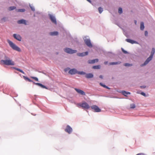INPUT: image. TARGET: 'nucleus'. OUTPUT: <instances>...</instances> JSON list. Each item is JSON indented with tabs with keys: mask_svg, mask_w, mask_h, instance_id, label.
<instances>
[{
	"mask_svg": "<svg viewBox=\"0 0 155 155\" xmlns=\"http://www.w3.org/2000/svg\"><path fill=\"white\" fill-rule=\"evenodd\" d=\"M64 51L65 52L69 54H73L77 52V51L76 50H73L72 49L68 48H65Z\"/></svg>",
	"mask_w": 155,
	"mask_h": 155,
	"instance_id": "nucleus-6",
	"label": "nucleus"
},
{
	"mask_svg": "<svg viewBox=\"0 0 155 155\" xmlns=\"http://www.w3.org/2000/svg\"><path fill=\"white\" fill-rule=\"evenodd\" d=\"M135 23L136 24V23H137V21H135Z\"/></svg>",
	"mask_w": 155,
	"mask_h": 155,
	"instance_id": "nucleus-44",
	"label": "nucleus"
},
{
	"mask_svg": "<svg viewBox=\"0 0 155 155\" xmlns=\"http://www.w3.org/2000/svg\"><path fill=\"white\" fill-rule=\"evenodd\" d=\"M23 77L24 78L25 80H27L30 82H32L34 84H35L37 85H38L42 88H45L47 89H48L47 87L43 85L42 84H41V83H35V82H33L32 80H31L30 79L26 77L25 76H23Z\"/></svg>",
	"mask_w": 155,
	"mask_h": 155,
	"instance_id": "nucleus-2",
	"label": "nucleus"
},
{
	"mask_svg": "<svg viewBox=\"0 0 155 155\" xmlns=\"http://www.w3.org/2000/svg\"><path fill=\"white\" fill-rule=\"evenodd\" d=\"M49 17L51 21L56 24H57V22L55 17L51 15H49Z\"/></svg>",
	"mask_w": 155,
	"mask_h": 155,
	"instance_id": "nucleus-10",
	"label": "nucleus"
},
{
	"mask_svg": "<svg viewBox=\"0 0 155 155\" xmlns=\"http://www.w3.org/2000/svg\"><path fill=\"white\" fill-rule=\"evenodd\" d=\"M77 54L78 56L82 57L87 55L88 54V52L87 51L81 53H78Z\"/></svg>",
	"mask_w": 155,
	"mask_h": 155,
	"instance_id": "nucleus-14",
	"label": "nucleus"
},
{
	"mask_svg": "<svg viewBox=\"0 0 155 155\" xmlns=\"http://www.w3.org/2000/svg\"><path fill=\"white\" fill-rule=\"evenodd\" d=\"M147 35H148V32H147V31H145V35L146 36H147Z\"/></svg>",
	"mask_w": 155,
	"mask_h": 155,
	"instance_id": "nucleus-38",
	"label": "nucleus"
},
{
	"mask_svg": "<svg viewBox=\"0 0 155 155\" xmlns=\"http://www.w3.org/2000/svg\"><path fill=\"white\" fill-rule=\"evenodd\" d=\"M141 94L142 95H143V96H146V94H145L143 92H141Z\"/></svg>",
	"mask_w": 155,
	"mask_h": 155,
	"instance_id": "nucleus-36",
	"label": "nucleus"
},
{
	"mask_svg": "<svg viewBox=\"0 0 155 155\" xmlns=\"http://www.w3.org/2000/svg\"><path fill=\"white\" fill-rule=\"evenodd\" d=\"M124 65L125 66H132V64H130L127 63H125Z\"/></svg>",
	"mask_w": 155,
	"mask_h": 155,
	"instance_id": "nucleus-31",
	"label": "nucleus"
},
{
	"mask_svg": "<svg viewBox=\"0 0 155 155\" xmlns=\"http://www.w3.org/2000/svg\"><path fill=\"white\" fill-rule=\"evenodd\" d=\"M135 107V105L134 104H132L130 105V108H134Z\"/></svg>",
	"mask_w": 155,
	"mask_h": 155,
	"instance_id": "nucleus-28",
	"label": "nucleus"
},
{
	"mask_svg": "<svg viewBox=\"0 0 155 155\" xmlns=\"http://www.w3.org/2000/svg\"><path fill=\"white\" fill-rule=\"evenodd\" d=\"M100 65H95L92 68H93L95 69H99L100 68Z\"/></svg>",
	"mask_w": 155,
	"mask_h": 155,
	"instance_id": "nucleus-21",
	"label": "nucleus"
},
{
	"mask_svg": "<svg viewBox=\"0 0 155 155\" xmlns=\"http://www.w3.org/2000/svg\"><path fill=\"white\" fill-rule=\"evenodd\" d=\"M99 78H102H102H103V77H102V75H100V76H99Z\"/></svg>",
	"mask_w": 155,
	"mask_h": 155,
	"instance_id": "nucleus-42",
	"label": "nucleus"
},
{
	"mask_svg": "<svg viewBox=\"0 0 155 155\" xmlns=\"http://www.w3.org/2000/svg\"><path fill=\"white\" fill-rule=\"evenodd\" d=\"M108 63V62L107 61H105L104 62V64H107Z\"/></svg>",
	"mask_w": 155,
	"mask_h": 155,
	"instance_id": "nucleus-41",
	"label": "nucleus"
},
{
	"mask_svg": "<svg viewBox=\"0 0 155 155\" xmlns=\"http://www.w3.org/2000/svg\"><path fill=\"white\" fill-rule=\"evenodd\" d=\"M84 41L87 46L90 48H91L92 47L91 41L89 39H85L84 40Z\"/></svg>",
	"mask_w": 155,
	"mask_h": 155,
	"instance_id": "nucleus-8",
	"label": "nucleus"
},
{
	"mask_svg": "<svg viewBox=\"0 0 155 155\" xmlns=\"http://www.w3.org/2000/svg\"><path fill=\"white\" fill-rule=\"evenodd\" d=\"M16 11L17 12H23L25 11V10L24 9H16Z\"/></svg>",
	"mask_w": 155,
	"mask_h": 155,
	"instance_id": "nucleus-23",
	"label": "nucleus"
},
{
	"mask_svg": "<svg viewBox=\"0 0 155 155\" xmlns=\"http://www.w3.org/2000/svg\"><path fill=\"white\" fill-rule=\"evenodd\" d=\"M16 8L15 6H11L9 7V11H12L15 9Z\"/></svg>",
	"mask_w": 155,
	"mask_h": 155,
	"instance_id": "nucleus-25",
	"label": "nucleus"
},
{
	"mask_svg": "<svg viewBox=\"0 0 155 155\" xmlns=\"http://www.w3.org/2000/svg\"><path fill=\"white\" fill-rule=\"evenodd\" d=\"M91 109L94 110V111L95 112H100L101 111V109H100L99 107L96 105H94L91 107Z\"/></svg>",
	"mask_w": 155,
	"mask_h": 155,
	"instance_id": "nucleus-7",
	"label": "nucleus"
},
{
	"mask_svg": "<svg viewBox=\"0 0 155 155\" xmlns=\"http://www.w3.org/2000/svg\"><path fill=\"white\" fill-rule=\"evenodd\" d=\"M77 73L80 74L84 75L86 74V73L83 71H80L78 72Z\"/></svg>",
	"mask_w": 155,
	"mask_h": 155,
	"instance_id": "nucleus-29",
	"label": "nucleus"
},
{
	"mask_svg": "<svg viewBox=\"0 0 155 155\" xmlns=\"http://www.w3.org/2000/svg\"><path fill=\"white\" fill-rule=\"evenodd\" d=\"M109 65H115V62L109 63Z\"/></svg>",
	"mask_w": 155,
	"mask_h": 155,
	"instance_id": "nucleus-34",
	"label": "nucleus"
},
{
	"mask_svg": "<svg viewBox=\"0 0 155 155\" xmlns=\"http://www.w3.org/2000/svg\"><path fill=\"white\" fill-rule=\"evenodd\" d=\"M146 87L144 86H140V87L142 88H145Z\"/></svg>",
	"mask_w": 155,
	"mask_h": 155,
	"instance_id": "nucleus-39",
	"label": "nucleus"
},
{
	"mask_svg": "<svg viewBox=\"0 0 155 155\" xmlns=\"http://www.w3.org/2000/svg\"><path fill=\"white\" fill-rule=\"evenodd\" d=\"M65 131L68 133V134H70L72 131V128L69 125H67L66 128L65 130Z\"/></svg>",
	"mask_w": 155,
	"mask_h": 155,
	"instance_id": "nucleus-9",
	"label": "nucleus"
},
{
	"mask_svg": "<svg viewBox=\"0 0 155 155\" xmlns=\"http://www.w3.org/2000/svg\"><path fill=\"white\" fill-rule=\"evenodd\" d=\"M14 68L15 69V70L21 72V73H22V74H25L24 72L21 70L16 68Z\"/></svg>",
	"mask_w": 155,
	"mask_h": 155,
	"instance_id": "nucleus-24",
	"label": "nucleus"
},
{
	"mask_svg": "<svg viewBox=\"0 0 155 155\" xmlns=\"http://www.w3.org/2000/svg\"><path fill=\"white\" fill-rule=\"evenodd\" d=\"M78 71L77 70L75 69H72L70 70L69 71V73L71 74H74L76 73H77Z\"/></svg>",
	"mask_w": 155,
	"mask_h": 155,
	"instance_id": "nucleus-12",
	"label": "nucleus"
},
{
	"mask_svg": "<svg viewBox=\"0 0 155 155\" xmlns=\"http://www.w3.org/2000/svg\"><path fill=\"white\" fill-rule=\"evenodd\" d=\"M155 52V49L154 48H152V51L151 53V54L150 56L147 58L146 60L145 61L144 63L141 65V66H143L147 64L148 62L152 60L153 56Z\"/></svg>",
	"mask_w": 155,
	"mask_h": 155,
	"instance_id": "nucleus-1",
	"label": "nucleus"
},
{
	"mask_svg": "<svg viewBox=\"0 0 155 155\" xmlns=\"http://www.w3.org/2000/svg\"><path fill=\"white\" fill-rule=\"evenodd\" d=\"M31 78L34 79L36 81H38V79L37 77H31Z\"/></svg>",
	"mask_w": 155,
	"mask_h": 155,
	"instance_id": "nucleus-30",
	"label": "nucleus"
},
{
	"mask_svg": "<svg viewBox=\"0 0 155 155\" xmlns=\"http://www.w3.org/2000/svg\"><path fill=\"white\" fill-rule=\"evenodd\" d=\"M75 90L78 93L82 95H85V92L83 91L78 89L77 88H75Z\"/></svg>",
	"mask_w": 155,
	"mask_h": 155,
	"instance_id": "nucleus-13",
	"label": "nucleus"
},
{
	"mask_svg": "<svg viewBox=\"0 0 155 155\" xmlns=\"http://www.w3.org/2000/svg\"><path fill=\"white\" fill-rule=\"evenodd\" d=\"M49 34L51 36L57 35H58V33L57 31H54L50 32Z\"/></svg>",
	"mask_w": 155,
	"mask_h": 155,
	"instance_id": "nucleus-19",
	"label": "nucleus"
},
{
	"mask_svg": "<svg viewBox=\"0 0 155 155\" xmlns=\"http://www.w3.org/2000/svg\"><path fill=\"white\" fill-rule=\"evenodd\" d=\"M118 12L120 14H121L122 13V9L121 8H119L118 9Z\"/></svg>",
	"mask_w": 155,
	"mask_h": 155,
	"instance_id": "nucleus-32",
	"label": "nucleus"
},
{
	"mask_svg": "<svg viewBox=\"0 0 155 155\" xmlns=\"http://www.w3.org/2000/svg\"><path fill=\"white\" fill-rule=\"evenodd\" d=\"M126 41L128 42H129V43H131L132 44H134V43H137V42L136 41H134V40H131V39H126Z\"/></svg>",
	"mask_w": 155,
	"mask_h": 155,
	"instance_id": "nucleus-18",
	"label": "nucleus"
},
{
	"mask_svg": "<svg viewBox=\"0 0 155 155\" xmlns=\"http://www.w3.org/2000/svg\"><path fill=\"white\" fill-rule=\"evenodd\" d=\"M30 7L32 11H35V8L33 7H32L31 6H30Z\"/></svg>",
	"mask_w": 155,
	"mask_h": 155,
	"instance_id": "nucleus-35",
	"label": "nucleus"
},
{
	"mask_svg": "<svg viewBox=\"0 0 155 155\" xmlns=\"http://www.w3.org/2000/svg\"><path fill=\"white\" fill-rule=\"evenodd\" d=\"M7 42L9 44L10 46L14 50L18 51H21V49L15 45L14 44L12 41L9 40H7Z\"/></svg>",
	"mask_w": 155,
	"mask_h": 155,
	"instance_id": "nucleus-3",
	"label": "nucleus"
},
{
	"mask_svg": "<svg viewBox=\"0 0 155 155\" xmlns=\"http://www.w3.org/2000/svg\"><path fill=\"white\" fill-rule=\"evenodd\" d=\"M13 36L14 38L18 40L19 41H21V38L20 35L16 34H14Z\"/></svg>",
	"mask_w": 155,
	"mask_h": 155,
	"instance_id": "nucleus-11",
	"label": "nucleus"
},
{
	"mask_svg": "<svg viewBox=\"0 0 155 155\" xmlns=\"http://www.w3.org/2000/svg\"><path fill=\"white\" fill-rule=\"evenodd\" d=\"M122 93L125 96H126V95L127 94H130V93L126 92L125 91H122Z\"/></svg>",
	"mask_w": 155,
	"mask_h": 155,
	"instance_id": "nucleus-20",
	"label": "nucleus"
},
{
	"mask_svg": "<svg viewBox=\"0 0 155 155\" xmlns=\"http://www.w3.org/2000/svg\"><path fill=\"white\" fill-rule=\"evenodd\" d=\"M1 62L7 65H14L15 64L14 61L10 59L2 60Z\"/></svg>",
	"mask_w": 155,
	"mask_h": 155,
	"instance_id": "nucleus-4",
	"label": "nucleus"
},
{
	"mask_svg": "<svg viewBox=\"0 0 155 155\" xmlns=\"http://www.w3.org/2000/svg\"><path fill=\"white\" fill-rule=\"evenodd\" d=\"M78 107H81L82 108L84 109H89L90 107L89 104L86 102H83L82 103H80L78 104Z\"/></svg>",
	"mask_w": 155,
	"mask_h": 155,
	"instance_id": "nucleus-5",
	"label": "nucleus"
},
{
	"mask_svg": "<svg viewBox=\"0 0 155 155\" xmlns=\"http://www.w3.org/2000/svg\"><path fill=\"white\" fill-rule=\"evenodd\" d=\"M100 85L101 86H102V87H105V88H107V89H109V88L108 87H107V86H106V85H105L103 84L102 83H100Z\"/></svg>",
	"mask_w": 155,
	"mask_h": 155,
	"instance_id": "nucleus-27",
	"label": "nucleus"
},
{
	"mask_svg": "<svg viewBox=\"0 0 155 155\" xmlns=\"http://www.w3.org/2000/svg\"><path fill=\"white\" fill-rule=\"evenodd\" d=\"M27 21L24 19H21L18 21V23L19 24H23L25 25H27Z\"/></svg>",
	"mask_w": 155,
	"mask_h": 155,
	"instance_id": "nucleus-15",
	"label": "nucleus"
},
{
	"mask_svg": "<svg viewBox=\"0 0 155 155\" xmlns=\"http://www.w3.org/2000/svg\"><path fill=\"white\" fill-rule=\"evenodd\" d=\"M99 12L100 14H101L103 11V9L101 7H100L98 8Z\"/></svg>",
	"mask_w": 155,
	"mask_h": 155,
	"instance_id": "nucleus-26",
	"label": "nucleus"
},
{
	"mask_svg": "<svg viewBox=\"0 0 155 155\" xmlns=\"http://www.w3.org/2000/svg\"><path fill=\"white\" fill-rule=\"evenodd\" d=\"M136 155H144L142 153H139L137 154Z\"/></svg>",
	"mask_w": 155,
	"mask_h": 155,
	"instance_id": "nucleus-40",
	"label": "nucleus"
},
{
	"mask_svg": "<svg viewBox=\"0 0 155 155\" xmlns=\"http://www.w3.org/2000/svg\"><path fill=\"white\" fill-rule=\"evenodd\" d=\"M85 77L87 78H91L93 77V75L91 73L86 74Z\"/></svg>",
	"mask_w": 155,
	"mask_h": 155,
	"instance_id": "nucleus-17",
	"label": "nucleus"
},
{
	"mask_svg": "<svg viewBox=\"0 0 155 155\" xmlns=\"http://www.w3.org/2000/svg\"><path fill=\"white\" fill-rule=\"evenodd\" d=\"M120 63H121V62L119 61L116 62H115V65L119 64H120Z\"/></svg>",
	"mask_w": 155,
	"mask_h": 155,
	"instance_id": "nucleus-33",
	"label": "nucleus"
},
{
	"mask_svg": "<svg viewBox=\"0 0 155 155\" xmlns=\"http://www.w3.org/2000/svg\"><path fill=\"white\" fill-rule=\"evenodd\" d=\"M87 0L90 3L91 2V1L90 0Z\"/></svg>",
	"mask_w": 155,
	"mask_h": 155,
	"instance_id": "nucleus-43",
	"label": "nucleus"
},
{
	"mask_svg": "<svg viewBox=\"0 0 155 155\" xmlns=\"http://www.w3.org/2000/svg\"><path fill=\"white\" fill-rule=\"evenodd\" d=\"M144 28V23L143 22H141L140 23V29L141 30H143Z\"/></svg>",
	"mask_w": 155,
	"mask_h": 155,
	"instance_id": "nucleus-22",
	"label": "nucleus"
},
{
	"mask_svg": "<svg viewBox=\"0 0 155 155\" xmlns=\"http://www.w3.org/2000/svg\"><path fill=\"white\" fill-rule=\"evenodd\" d=\"M98 61V59H96L92 60H89L88 61V63L89 64H94L95 62H97Z\"/></svg>",
	"mask_w": 155,
	"mask_h": 155,
	"instance_id": "nucleus-16",
	"label": "nucleus"
},
{
	"mask_svg": "<svg viewBox=\"0 0 155 155\" xmlns=\"http://www.w3.org/2000/svg\"><path fill=\"white\" fill-rule=\"evenodd\" d=\"M122 50L123 52L124 53L127 54V53L126 51L124 50L123 49H122Z\"/></svg>",
	"mask_w": 155,
	"mask_h": 155,
	"instance_id": "nucleus-37",
	"label": "nucleus"
}]
</instances>
